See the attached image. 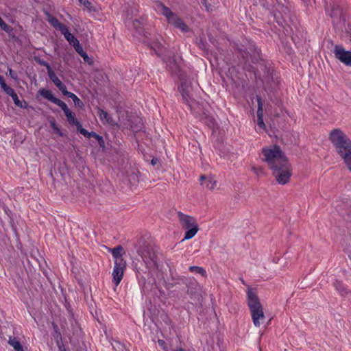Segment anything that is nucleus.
<instances>
[{"mask_svg": "<svg viewBox=\"0 0 351 351\" xmlns=\"http://www.w3.org/2000/svg\"><path fill=\"white\" fill-rule=\"evenodd\" d=\"M238 57L242 58L243 66L246 65L251 59L253 64H257L254 74L263 84H267L269 88H274L278 84L274 76V71L271 69L269 62L263 59L260 49L254 43L247 41L245 45L237 46Z\"/></svg>", "mask_w": 351, "mask_h": 351, "instance_id": "nucleus-1", "label": "nucleus"}, {"mask_svg": "<svg viewBox=\"0 0 351 351\" xmlns=\"http://www.w3.org/2000/svg\"><path fill=\"white\" fill-rule=\"evenodd\" d=\"M152 49L155 53L160 57L162 60L166 63L169 71L172 74L178 76L181 81V86L179 87L180 92L182 95L183 101L186 103L191 110L193 109L195 101L192 98V83L191 81L186 78V76L182 73L180 64L176 58L173 51L167 49L161 43L156 42L153 43L151 46Z\"/></svg>", "mask_w": 351, "mask_h": 351, "instance_id": "nucleus-2", "label": "nucleus"}, {"mask_svg": "<svg viewBox=\"0 0 351 351\" xmlns=\"http://www.w3.org/2000/svg\"><path fill=\"white\" fill-rule=\"evenodd\" d=\"M328 138L347 168L351 171V140L350 138L341 130L337 128L330 132Z\"/></svg>", "mask_w": 351, "mask_h": 351, "instance_id": "nucleus-3", "label": "nucleus"}, {"mask_svg": "<svg viewBox=\"0 0 351 351\" xmlns=\"http://www.w3.org/2000/svg\"><path fill=\"white\" fill-rule=\"evenodd\" d=\"M247 302L251 313L254 325L256 327H260L265 319L263 306L256 295L250 287L247 288Z\"/></svg>", "mask_w": 351, "mask_h": 351, "instance_id": "nucleus-4", "label": "nucleus"}, {"mask_svg": "<svg viewBox=\"0 0 351 351\" xmlns=\"http://www.w3.org/2000/svg\"><path fill=\"white\" fill-rule=\"evenodd\" d=\"M136 252L141 256L147 267H158L157 255L145 240L141 239L136 245Z\"/></svg>", "mask_w": 351, "mask_h": 351, "instance_id": "nucleus-5", "label": "nucleus"}, {"mask_svg": "<svg viewBox=\"0 0 351 351\" xmlns=\"http://www.w3.org/2000/svg\"><path fill=\"white\" fill-rule=\"evenodd\" d=\"M156 10L166 17L168 23L172 24L176 27L180 29L183 32H187L189 31V27L186 23L163 3L156 1Z\"/></svg>", "mask_w": 351, "mask_h": 351, "instance_id": "nucleus-6", "label": "nucleus"}, {"mask_svg": "<svg viewBox=\"0 0 351 351\" xmlns=\"http://www.w3.org/2000/svg\"><path fill=\"white\" fill-rule=\"evenodd\" d=\"M263 154L265 161L268 164L270 169L288 160L278 145H275L272 149H263Z\"/></svg>", "mask_w": 351, "mask_h": 351, "instance_id": "nucleus-7", "label": "nucleus"}, {"mask_svg": "<svg viewBox=\"0 0 351 351\" xmlns=\"http://www.w3.org/2000/svg\"><path fill=\"white\" fill-rule=\"evenodd\" d=\"M64 114L66 117L68 122L72 125H75L77 131L80 132V134L88 138H90V136H94L97 141L99 146L102 148L105 147V142L103 137L95 132H88L86 129L83 128L81 123L75 118V115L71 111V110L65 112Z\"/></svg>", "mask_w": 351, "mask_h": 351, "instance_id": "nucleus-8", "label": "nucleus"}, {"mask_svg": "<svg viewBox=\"0 0 351 351\" xmlns=\"http://www.w3.org/2000/svg\"><path fill=\"white\" fill-rule=\"evenodd\" d=\"M178 217L182 227L187 230L185 232L184 240L192 239L199 230L195 219L193 217L185 215L180 211L178 213Z\"/></svg>", "mask_w": 351, "mask_h": 351, "instance_id": "nucleus-9", "label": "nucleus"}, {"mask_svg": "<svg viewBox=\"0 0 351 351\" xmlns=\"http://www.w3.org/2000/svg\"><path fill=\"white\" fill-rule=\"evenodd\" d=\"M272 174L279 184H286L289 182L291 176V165L287 160L285 162L277 165V167L271 169Z\"/></svg>", "mask_w": 351, "mask_h": 351, "instance_id": "nucleus-10", "label": "nucleus"}, {"mask_svg": "<svg viewBox=\"0 0 351 351\" xmlns=\"http://www.w3.org/2000/svg\"><path fill=\"white\" fill-rule=\"evenodd\" d=\"M178 284L185 285L186 293L189 295L190 298L194 301H199L201 295V288L199 285L193 280L183 277L178 280Z\"/></svg>", "mask_w": 351, "mask_h": 351, "instance_id": "nucleus-11", "label": "nucleus"}, {"mask_svg": "<svg viewBox=\"0 0 351 351\" xmlns=\"http://www.w3.org/2000/svg\"><path fill=\"white\" fill-rule=\"evenodd\" d=\"M38 93L44 98L59 106L64 113L70 110L67 105L61 99L56 97L50 90L41 88L38 90Z\"/></svg>", "mask_w": 351, "mask_h": 351, "instance_id": "nucleus-12", "label": "nucleus"}, {"mask_svg": "<svg viewBox=\"0 0 351 351\" xmlns=\"http://www.w3.org/2000/svg\"><path fill=\"white\" fill-rule=\"evenodd\" d=\"M333 52L335 58L345 65L351 66V51H346L341 45H335Z\"/></svg>", "mask_w": 351, "mask_h": 351, "instance_id": "nucleus-13", "label": "nucleus"}, {"mask_svg": "<svg viewBox=\"0 0 351 351\" xmlns=\"http://www.w3.org/2000/svg\"><path fill=\"white\" fill-rule=\"evenodd\" d=\"M126 268L125 261H114V266L112 271V281L116 286H118L121 282L124 270Z\"/></svg>", "mask_w": 351, "mask_h": 351, "instance_id": "nucleus-14", "label": "nucleus"}, {"mask_svg": "<svg viewBox=\"0 0 351 351\" xmlns=\"http://www.w3.org/2000/svg\"><path fill=\"white\" fill-rule=\"evenodd\" d=\"M257 103H258V109H257V125L263 128L265 127L263 121V102L261 97L259 95H256V97Z\"/></svg>", "mask_w": 351, "mask_h": 351, "instance_id": "nucleus-15", "label": "nucleus"}, {"mask_svg": "<svg viewBox=\"0 0 351 351\" xmlns=\"http://www.w3.org/2000/svg\"><path fill=\"white\" fill-rule=\"evenodd\" d=\"M45 14L47 16V21L56 29L63 32L66 26L61 23L55 16H52L49 12L45 11Z\"/></svg>", "mask_w": 351, "mask_h": 351, "instance_id": "nucleus-16", "label": "nucleus"}, {"mask_svg": "<svg viewBox=\"0 0 351 351\" xmlns=\"http://www.w3.org/2000/svg\"><path fill=\"white\" fill-rule=\"evenodd\" d=\"M47 74L49 79L53 82L55 86L62 92V94H64L65 90H67L65 84L62 82V81L58 77L53 70H51Z\"/></svg>", "mask_w": 351, "mask_h": 351, "instance_id": "nucleus-17", "label": "nucleus"}, {"mask_svg": "<svg viewBox=\"0 0 351 351\" xmlns=\"http://www.w3.org/2000/svg\"><path fill=\"white\" fill-rule=\"evenodd\" d=\"M97 115L103 123H108L112 125H115V122L108 112L104 110L99 107H97Z\"/></svg>", "mask_w": 351, "mask_h": 351, "instance_id": "nucleus-18", "label": "nucleus"}, {"mask_svg": "<svg viewBox=\"0 0 351 351\" xmlns=\"http://www.w3.org/2000/svg\"><path fill=\"white\" fill-rule=\"evenodd\" d=\"M130 121V127L134 132H140L143 128V122L140 117H133Z\"/></svg>", "mask_w": 351, "mask_h": 351, "instance_id": "nucleus-19", "label": "nucleus"}, {"mask_svg": "<svg viewBox=\"0 0 351 351\" xmlns=\"http://www.w3.org/2000/svg\"><path fill=\"white\" fill-rule=\"evenodd\" d=\"M274 18L276 19L277 23H278L279 25H280V26H282V28H283V31H284V33H285L286 35H290V36H291V38H293V36H291V34H292V32H293V29H292V28H291L289 25H285V26L284 25V24H283V23H284V22H285V20H284V19H283L282 16H281L280 17V16H278V15L277 14V13H276V12H275V13H274Z\"/></svg>", "mask_w": 351, "mask_h": 351, "instance_id": "nucleus-20", "label": "nucleus"}, {"mask_svg": "<svg viewBox=\"0 0 351 351\" xmlns=\"http://www.w3.org/2000/svg\"><path fill=\"white\" fill-rule=\"evenodd\" d=\"M63 95L68 97L69 98H71L73 101L75 106L79 108L82 109L84 107L83 101L74 93L68 90H65Z\"/></svg>", "mask_w": 351, "mask_h": 351, "instance_id": "nucleus-21", "label": "nucleus"}, {"mask_svg": "<svg viewBox=\"0 0 351 351\" xmlns=\"http://www.w3.org/2000/svg\"><path fill=\"white\" fill-rule=\"evenodd\" d=\"M61 33L64 35L66 40L73 47L76 45V43H79L80 41L73 35L68 29L67 27L61 32Z\"/></svg>", "mask_w": 351, "mask_h": 351, "instance_id": "nucleus-22", "label": "nucleus"}, {"mask_svg": "<svg viewBox=\"0 0 351 351\" xmlns=\"http://www.w3.org/2000/svg\"><path fill=\"white\" fill-rule=\"evenodd\" d=\"M123 250V247L121 245H117V247L110 249L113 257L114 258V261H125L122 258L121 252Z\"/></svg>", "mask_w": 351, "mask_h": 351, "instance_id": "nucleus-23", "label": "nucleus"}, {"mask_svg": "<svg viewBox=\"0 0 351 351\" xmlns=\"http://www.w3.org/2000/svg\"><path fill=\"white\" fill-rule=\"evenodd\" d=\"M350 204L348 200L346 202L338 200L337 201L335 208L341 215H343L344 211L346 212Z\"/></svg>", "mask_w": 351, "mask_h": 351, "instance_id": "nucleus-24", "label": "nucleus"}, {"mask_svg": "<svg viewBox=\"0 0 351 351\" xmlns=\"http://www.w3.org/2000/svg\"><path fill=\"white\" fill-rule=\"evenodd\" d=\"M8 343L11 346H12L13 348L16 351H24L22 345H21V343L15 337H14V338L10 337V339L8 340Z\"/></svg>", "mask_w": 351, "mask_h": 351, "instance_id": "nucleus-25", "label": "nucleus"}, {"mask_svg": "<svg viewBox=\"0 0 351 351\" xmlns=\"http://www.w3.org/2000/svg\"><path fill=\"white\" fill-rule=\"evenodd\" d=\"M334 287H335L336 290L343 296L347 295L348 293L347 288L341 282L337 280L334 283Z\"/></svg>", "mask_w": 351, "mask_h": 351, "instance_id": "nucleus-26", "label": "nucleus"}, {"mask_svg": "<svg viewBox=\"0 0 351 351\" xmlns=\"http://www.w3.org/2000/svg\"><path fill=\"white\" fill-rule=\"evenodd\" d=\"M286 0H277L278 5L276 8V10L278 12L277 14L278 16L281 15L282 13L287 14V11H288V8L285 6L283 2H285Z\"/></svg>", "mask_w": 351, "mask_h": 351, "instance_id": "nucleus-27", "label": "nucleus"}, {"mask_svg": "<svg viewBox=\"0 0 351 351\" xmlns=\"http://www.w3.org/2000/svg\"><path fill=\"white\" fill-rule=\"evenodd\" d=\"M0 28L5 31L6 33L10 35V32H12L13 28L10 25H8L0 16Z\"/></svg>", "mask_w": 351, "mask_h": 351, "instance_id": "nucleus-28", "label": "nucleus"}, {"mask_svg": "<svg viewBox=\"0 0 351 351\" xmlns=\"http://www.w3.org/2000/svg\"><path fill=\"white\" fill-rule=\"evenodd\" d=\"M201 184L204 186L206 188L212 190L215 186L216 181L213 180L212 178H209V179L206 180L204 182H201Z\"/></svg>", "mask_w": 351, "mask_h": 351, "instance_id": "nucleus-29", "label": "nucleus"}, {"mask_svg": "<svg viewBox=\"0 0 351 351\" xmlns=\"http://www.w3.org/2000/svg\"><path fill=\"white\" fill-rule=\"evenodd\" d=\"M189 271L191 272H195L201 274L202 276H205L206 274V270L201 267L199 266H190Z\"/></svg>", "mask_w": 351, "mask_h": 351, "instance_id": "nucleus-30", "label": "nucleus"}, {"mask_svg": "<svg viewBox=\"0 0 351 351\" xmlns=\"http://www.w3.org/2000/svg\"><path fill=\"white\" fill-rule=\"evenodd\" d=\"M36 61L41 66H44L46 67L47 70V73L49 72H50L51 70H53L50 66V64L46 62L45 60H41L38 58H35Z\"/></svg>", "mask_w": 351, "mask_h": 351, "instance_id": "nucleus-31", "label": "nucleus"}, {"mask_svg": "<svg viewBox=\"0 0 351 351\" xmlns=\"http://www.w3.org/2000/svg\"><path fill=\"white\" fill-rule=\"evenodd\" d=\"M14 103V104L20 108H26V106H23L22 101L19 99V97L16 93H14L12 95L10 96Z\"/></svg>", "mask_w": 351, "mask_h": 351, "instance_id": "nucleus-32", "label": "nucleus"}, {"mask_svg": "<svg viewBox=\"0 0 351 351\" xmlns=\"http://www.w3.org/2000/svg\"><path fill=\"white\" fill-rule=\"evenodd\" d=\"M132 26L134 29H136L137 31H140L141 26L143 25V19H135L132 21Z\"/></svg>", "mask_w": 351, "mask_h": 351, "instance_id": "nucleus-33", "label": "nucleus"}, {"mask_svg": "<svg viewBox=\"0 0 351 351\" xmlns=\"http://www.w3.org/2000/svg\"><path fill=\"white\" fill-rule=\"evenodd\" d=\"M340 12H341V10H340L339 6L334 4L332 6V10H331V12L330 13V16L331 17H334L335 16H337L339 14H340Z\"/></svg>", "mask_w": 351, "mask_h": 351, "instance_id": "nucleus-34", "label": "nucleus"}, {"mask_svg": "<svg viewBox=\"0 0 351 351\" xmlns=\"http://www.w3.org/2000/svg\"><path fill=\"white\" fill-rule=\"evenodd\" d=\"M50 125H51V127L52 128V129L58 134H59L60 136H62V132L60 131V128L58 127L56 123V121L53 119L52 120L50 121Z\"/></svg>", "mask_w": 351, "mask_h": 351, "instance_id": "nucleus-35", "label": "nucleus"}, {"mask_svg": "<svg viewBox=\"0 0 351 351\" xmlns=\"http://www.w3.org/2000/svg\"><path fill=\"white\" fill-rule=\"evenodd\" d=\"M252 171L258 176L264 175V169L262 167H252Z\"/></svg>", "mask_w": 351, "mask_h": 351, "instance_id": "nucleus-36", "label": "nucleus"}, {"mask_svg": "<svg viewBox=\"0 0 351 351\" xmlns=\"http://www.w3.org/2000/svg\"><path fill=\"white\" fill-rule=\"evenodd\" d=\"M73 47H74L75 51L80 56H81V54H83L85 53V51H84L83 47L80 45V42L76 43V45H75V46H73Z\"/></svg>", "mask_w": 351, "mask_h": 351, "instance_id": "nucleus-37", "label": "nucleus"}, {"mask_svg": "<svg viewBox=\"0 0 351 351\" xmlns=\"http://www.w3.org/2000/svg\"><path fill=\"white\" fill-rule=\"evenodd\" d=\"M3 90V92H4L5 94H7V95H9V96L12 95L15 93L14 90L12 88H11L10 86H9L8 85V86H6V88H5L4 90Z\"/></svg>", "mask_w": 351, "mask_h": 351, "instance_id": "nucleus-38", "label": "nucleus"}, {"mask_svg": "<svg viewBox=\"0 0 351 351\" xmlns=\"http://www.w3.org/2000/svg\"><path fill=\"white\" fill-rule=\"evenodd\" d=\"M79 2L82 4L85 8L90 9L91 7V3L88 0H78Z\"/></svg>", "mask_w": 351, "mask_h": 351, "instance_id": "nucleus-39", "label": "nucleus"}, {"mask_svg": "<svg viewBox=\"0 0 351 351\" xmlns=\"http://www.w3.org/2000/svg\"><path fill=\"white\" fill-rule=\"evenodd\" d=\"M81 56L83 58L85 62H87L88 64L92 63L91 59L88 57L86 52L83 54H81Z\"/></svg>", "mask_w": 351, "mask_h": 351, "instance_id": "nucleus-40", "label": "nucleus"}, {"mask_svg": "<svg viewBox=\"0 0 351 351\" xmlns=\"http://www.w3.org/2000/svg\"><path fill=\"white\" fill-rule=\"evenodd\" d=\"M57 346L58 347L59 351H66L63 343L62 342H57Z\"/></svg>", "mask_w": 351, "mask_h": 351, "instance_id": "nucleus-41", "label": "nucleus"}, {"mask_svg": "<svg viewBox=\"0 0 351 351\" xmlns=\"http://www.w3.org/2000/svg\"><path fill=\"white\" fill-rule=\"evenodd\" d=\"M159 160L158 158H153L152 160H151V164L152 165H156L158 162Z\"/></svg>", "mask_w": 351, "mask_h": 351, "instance_id": "nucleus-42", "label": "nucleus"}, {"mask_svg": "<svg viewBox=\"0 0 351 351\" xmlns=\"http://www.w3.org/2000/svg\"><path fill=\"white\" fill-rule=\"evenodd\" d=\"M209 179V178H207L206 176L204 175H202L200 177H199V180L201 182H204L205 181H206V180Z\"/></svg>", "mask_w": 351, "mask_h": 351, "instance_id": "nucleus-43", "label": "nucleus"}, {"mask_svg": "<svg viewBox=\"0 0 351 351\" xmlns=\"http://www.w3.org/2000/svg\"><path fill=\"white\" fill-rule=\"evenodd\" d=\"M9 72H10V76H11L12 78L15 79V78L16 77V75L15 74V73H14V72H13V71H12L11 69H9Z\"/></svg>", "mask_w": 351, "mask_h": 351, "instance_id": "nucleus-44", "label": "nucleus"}, {"mask_svg": "<svg viewBox=\"0 0 351 351\" xmlns=\"http://www.w3.org/2000/svg\"><path fill=\"white\" fill-rule=\"evenodd\" d=\"M0 86H1V89L4 90L8 85L6 84L5 82L4 81L1 84H0Z\"/></svg>", "mask_w": 351, "mask_h": 351, "instance_id": "nucleus-45", "label": "nucleus"}, {"mask_svg": "<svg viewBox=\"0 0 351 351\" xmlns=\"http://www.w3.org/2000/svg\"><path fill=\"white\" fill-rule=\"evenodd\" d=\"M346 252L348 254L349 258L351 259V250L346 249Z\"/></svg>", "mask_w": 351, "mask_h": 351, "instance_id": "nucleus-46", "label": "nucleus"}, {"mask_svg": "<svg viewBox=\"0 0 351 351\" xmlns=\"http://www.w3.org/2000/svg\"><path fill=\"white\" fill-rule=\"evenodd\" d=\"M173 351H186L184 349L182 348H177L176 350H173Z\"/></svg>", "mask_w": 351, "mask_h": 351, "instance_id": "nucleus-47", "label": "nucleus"}, {"mask_svg": "<svg viewBox=\"0 0 351 351\" xmlns=\"http://www.w3.org/2000/svg\"><path fill=\"white\" fill-rule=\"evenodd\" d=\"M5 81L4 78L3 76L0 75V84H1L2 82H3Z\"/></svg>", "mask_w": 351, "mask_h": 351, "instance_id": "nucleus-48", "label": "nucleus"}, {"mask_svg": "<svg viewBox=\"0 0 351 351\" xmlns=\"http://www.w3.org/2000/svg\"><path fill=\"white\" fill-rule=\"evenodd\" d=\"M9 36L12 38H14L16 37L14 34H12V32H10V35L9 34Z\"/></svg>", "mask_w": 351, "mask_h": 351, "instance_id": "nucleus-49", "label": "nucleus"}, {"mask_svg": "<svg viewBox=\"0 0 351 351\" xmlns=\"http://www.w3.org/2000/svg\"><path fill=\"white\" fill-rule=\"evenodd\" d=\"M158 343H159V344H160V345H162V343H164L165 342H164V341H162V340H158Z\"/></svg>", "mask_w": 351, "mask_h": 351, "instance_id": "nucleus-50", "label": "nucleus"}, {"mask_svg": "<svg viewBox=\"0 0 351 351\" xmlns=\"http://www.w3.org/2000/svg\"><path fill=\"white\" fill-rule=\"evenodd\" d=\"M202 3L205 5H206V0H202Z\"/></svg>", "mask_w": 351, "mask_h": 351, "instance_id": "nucleus-51", "label": "nucleus"}]
</instances>
